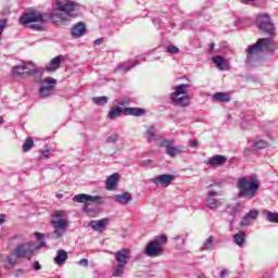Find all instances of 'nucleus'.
Returning a JSON list of instances; mask_svg holds the SVG:
<instances>
[{
  "mask_svg": "<svg viewBox=\"0 0 278 278\" xmlns=\"http://www.w3.org/2000/svg\"><path fill=\"white\" fill-rule=\"evenodd\" d=\"M55 5L51 12V20L54 23H62V21L81 16V4L73 0H55Z\"/></svg>",
  "mask_w": 278,
  "mask_h": 278,
  "instance_id": "f257e3e1",
  "label": "nucleus"
},
{
  "mask_svg": "<svg viewBox=\"0 0 278 278\" xmlns=\"http://www.w3.org/2000/svg\"><path fill=\"white\" fill-rule=\"evenodd\" d=\"M237 189L239 199H255L260 190V180L254 176L240 177L237 180Z\"/></svg>",
  "mask_w": 278,
  "mask_h": 278,
  "instance_id": "f03ea898",
  "label": "nucleus"
},
{
  "mask_svg": "<svg viewBox=\"0 0 278 278\" xmlns=\"http://www.w3.org/2000/svg\"><path fill=\"white\" fill-rule=\"evenodd\" d=\"M275 49H277V46H275L273 38H261L256 43L248 47L247 63L251 64V62L260 60V53H262V51H275Z\"/></svg>",
  "mask_w": 278,
  "mask_h": 278,
  "instance_id": "7ed1b4c3",
  "label": "nucleus"
},
{
  "mask_svg": "<svg viewBox=\"0 0 278 278\" xmlns=\"http://www.w3.org/2000/svg\"><path fill=\"white\" fill-rule=\"evenodd\" d=\"M51 225L53 227V231L48 235V238H51L52 240H59V238H62V236L66 233V229H68L66 211L54 212Z\"/></svg>",
  "mask_w": 278,
  "mask_h": 278,
  "instance_id": "20e7f679",
  "label": "nucleus"
},
{
  "mask_svg": "<svg viewBox=\"0 0 278 278\" xmlns=\"http://www.w3.org/2000/svg\"><path fill=\"white\" fill-rule=\"evenodd\" d=\"M49 20V15L47 13H42L39 11H30L27 13H24L20 17V23L22 25H29L30 29H35L36 31H42V24L47 23ZM30 23H37V24H30Z\"/></svg>",
  "mask_w": 278,
  "mask_h": 278,
  "instance_id": "39448f33",
  "label": "nucleus"
},
{
  "mask_svg": "<svg viewBox=\"0 0 278 278\" xmlns=\"http://www.w3.org/2000/svg\"><path fill=\"white\" fill-rule=\"evenodd\" d=\"M191 87L192 85L190 84L176 86L170 96L173 103H175V105H179L180 108H188V105H190L189 90Z\"/></svg>",
  "mask_w": 278,
  "mask_h": 278,
  "instance_id": "423d86ee",
  "label": "nucleus"
},
{
  "mask_svg": "<svg viewBox=\"0 0 278 278\" xmlns=\"http://www.w3.org/2000/svg\"><path fill=\"white\" fill-rule=\"evenodd\" d=\"M73 201L75 203H86L83 210L86 212V214H88V216H90L91 218H94L98 212L97 210L90 208V203H97L99 205L103 203V198H101L100 195H90L86 193H80L75 195L73 198Z\"/></svg>",
  "mask_w": 278,
  "mask_h": 278,
  "instance_id": "0eeeda50",
  "label": "nucleus"
},
{
  "mask_svg": "<svg viewBox=\"0 0 278 278\" xmlns=\"http://www.w3.org/2000/svg\"><path fill=\"white\" fill-rule=\"evenodd\" d=\"M167 242L168 237L166 235H161L154 238L146 247L144 254L148 257H160V255H164V244H166Z\"/></svg>",
  "mask_w": 278,
  "mask_h": 278,
  "instance_id": "6e6552de",
  "label": "nucleus"
},
{
  "mask_svg": "<svg viewBox=\"0 0 278 278\" xmlns=\"http://www.w3.org/2000/svg\"><path fill=\"white\" fill-rule=\"evenodd\" d=\"M160 147L165 148V154L169 157H177V155H181V153H187L188 148L186 146H177L175 147L174 139H163L160 143Z\"/></svg>",
  "mask_w": 278,
  "mask_h": 278,
  "instance_id": "1a4fd4ad",
  "label": "nucleus"
},
{
  "mask_svg": "<svg viewBox=\"0 0 278 278\" xmlns=\"http://www.w3.org/2000/svg\"><path fill=\"white\" fill-rule=\"evenodd\" d=\"M55 86H58V80L53 77H47L41 81L39 88V99H49L55 94Z\"/></svg>",
  "mask_w": 278,
  "mask_h": 278,
  "instance_id": "9d476101",
  "label": "nucleus"
},
{
  "mask_svg": "<svg viewBox=\"0 0 278 278\" xmlns=\"http://www.w3.org/2000/svg\"><path fill=\"white\" fill-rule=\"evenodd\" d=\"M256 25L258 29H261L262 31H265L269 36L275 35V24H273V21H270V15L268 14L258 15L256 18Z\"/></svg>",
  "mask_w": 278,
  "mask_h": 278,
  "instance_id": "9b49d317",
  "label": "nucleus"
},
{
  "mask_svg": "<svg viewBox=\"0 0 278 278\" xmlns=\"http://www.w3.org/2000/svg\"><path fill=\"white\" fill-rule=\"evenodd\" d=\"M36 65L33 62H25L23 65H15L12 67L11 73L14 77H21L26 73L27 75H34L37 73Z\"/></svg>",
  "mask_w": 278,
  "mask_h": 278,
  "instance_id": "f8f14e48",
  "label": "nucleus"
},
{
  "mask_svg": "<svg viewBox=\"0 0 278 278\" xmlns=\"http://www.w3.org/2000/svg\"><path fill=\"white\" fill-rule=\"evenodd\" d=\"M216 197H218L217 191L215 190H208L205 198V205L208 210H218L220 205H223V202L218 200Z\"/></svg>",
  "mask_w": 278,
  "mask_h": 278,
  "instance_id": "ddd939ff",
  "label": "nucleus"
},
{
  "mask_svg": "<svg viewBox=\"0 0 278 278\" xmlns=\"http://www.w3.org/2000/svg\"><path fill=\"white\" fill-rule=\"evenodd\" d=\"M31 253H34V250L31 249V243L20 244L14 250V255L17 260L31 257Z\"/></svg>",
  "mask_w": 278,
  "mask_h": 278,
  "instance_id": "4468645a",
  "label": "nucleus"
},
{
  "mask_svg": "<svg viewBox=\"0 0 278 278\" xmlns=\"http://www.w3.org/2000/svg\"><path fill=\"white\" fill-rule=\"evenodd\" d=\"M204 164L208 166V168H220V166H225L227 164V159L225 155L215 154L206 160H204Z\"/></svg>",
  "mask_w": 278,
  "mask_h": 278,
  "instance_id": "2eb2a0df",
  "label": "nucleus"
},
{
  "mask_svg": "<svg viewBox=\"0 0 278 278\" xmlns=\"http://www.w3.org/2000/svg\"><path fill=\"white\" fill-rule=\"evenodd\" d=\"M173 181H175V175L172 174H162L152 178L154 186H163V188H168Z\"/></svg>",
  "mask_w": 278,
  "mask_h": 278,
  "instance_id": "dca6fc26",
  "label": "nucleus"
},
{
  "mask_svg": "<svg viewBox=\"0 0 278 278\" xmlns=\"http://www.w3.org/2000/svg\"><path fill=\"white\" fill-rule=\"evenodd\" d=\"M146 138L148 142H156L159 144L162 142V140H166L163 137H161L160 134H157V129H155V126H149L146 130Z\"/></svg>",
  "mask_w": 278,
  "mask_h": 278,
  "instance_id": "f3484780",
  "label": "nucleus"
},
{
  "mask_svg": "<svg viewBox=\"0 0 278 278\" xmlns=\"http://www.w3.org/2000/svg\"><path fill=\"white\" fill-rule=\"evenodd\" d=\"M116 264H122L127 266L129 264V260H131L130 252L127 249H122L114 253Z\"/></svg>",
  "mask_w": 278,
  "mask_h": 278,
  "instance_id": "a211bd4d",
  "label": "nucleus"
},
{
  "mask_svg": "<svg viewBox=\"0 0 278 278\" xmlns=\"http://www.w3.org/2000/svg\"><path fill=\"white\" fill-rule=\"evenodd\" d=\"M212 61L218 71H229V61H227L225 58L216 55L212 58Z\"/></svg>",
  "mask_w": 278,
  "mask_h": 278,
  "instance_id": "6ab92c4d",
  "label": "nucleus"
},
{
  "mask_svg": "<svg viewBox=\"0 0 278 278\" xmlns=\"http://www.w3.org/2000/svg\"><path fill=\"white\" fill-rule=\"evenodd\" d=\"M71 34L73 38H81V36L86 34V24H84L83 22H78L72 27Z\"/></svg>",
  "mask_w": 278,
  "mask_h": 278,
  "instance_id": "aec40b11",
  "label": "nucleus"
},
{
  "mask_svg": "<svg viewBox=\"0 0 278 278\" xmlns=\"http://www.w3.org/2000/svg\"><path fill=\"white\" fill-rule=\"evenodd\" d=\"M108 223H110V219L108 218H102L100 220H92L89 224V227L93 229V231H103L105 227H108Z\"/></svg>",
  "mask_w": 278,
  "mask_h": 278,
  "instance_id": "412c9836",
  "label": "nucleus"
},
{
  "mask_svg": "<svg viewBox=\"0 0 278 278\" xmlns=\"http://www.w3.org/2000/svg\"><path fill=\"white\" fill-rule=\"evenodd\" d=\"M61 64H62V56H55L46 65L45 68L47 73H53L58 71V68H60Z\"/></svg>",
  "mask_w": 278,
  "mask_h": 278,
  "instance_id": "4be33fe9",
  "label": "nucleus"
},
{
  "mask_svg": "<svg viewBox=\"0 0 278 278\" xmlns=\"http://www.w3.org/2000/svg\"><path fill=\"white\" fill-rule=\"evenodd\" d=\"M125 116H144L147 114V110L142 108H125Z\"/></svg>",
  "mask_w": 278,
  "mask_h": 278,
  "instance_id": "5701e85b",
  "label": "nucleus"
},
{
  "mask_svg": "<svg viewBox=\"0 0 278 278\" xmlns=\"http://www.w3.org/2000/svg\"><path fill=\"white\" fill-rule=\"evenodd\" d=\"M66 260H68V252H66V250H59L54 257V264H56V266H63V264L66 263Z\"/></svg>",
  "mask_w": 278,
  "mask_h": 278,
  "instance_id": "b1692460",
  "label": "nucleus"
},
{
  "mask_svg": "<svg viewBox=\"0 0 278 278\" xmlns=\"http://www.w3.org/2000/svg\"><path fill=\"white\" fill-rule=\"evenodd\" d=\"M233 242L237 244V247H240V249H244V244L247 242V232L239 231L233 236Z\"/></svg>",
  "mask_w": 278,
  "mask_h": 278,
  "instance_id": "393cba45",
  "label": "nucleus"
},
{
  "mask_svg": "<svg viewBox=\"0 0 278 278\" xmlns=\"http://www.w3.org/2000/svg\"><path fill=\"white\" fill-rule=\"evenodd\" d=\"M114 201H116V203H119V205H127V203L131 201V193L124 192L121 194H116L114 197Z\"/></svg>",
  "mask_w": 278,
  "mask_h": 278,
  "instance_id": "a878e982",
  "label": "nucleus"
},
{
  "mask_svg": "<svg viewBox=\"0 0 278 278\" xmlns=\"http://www.w3.org/2000/svg\"><path fill=\"white\" fill-rule=\"evenodd\" d=\"M122 114L125 115V108L115 106L111 109V111L109 112L108 118H110L111 121H114L118 118V116H121Z\"/></svg>",
  "mask_w": 278,
  "mask_h": 278,
  "instance_id": "bb28decb",
  "label": "nucleus"
},
{
  "mask_svg": "<svg viewBox=\"0 0 278 278\" xmlns=\"http://www.w3.org/2000/svg\"><path fill=\"white\" fill-rule=\"evenodd\" d=\"M249 146L253 151H255L257 149H266V147H268V142L263 139H256L253 141H249Z\"/></svg>",
  "mask_w": 278,
  "mask_h": 278,
  "instance_id": "cd10ccee",
  "label": "nucleus"
},
{
  "mask_svg": "<svg viewBox=\"0 0 278 278\" xmlns=\"http://www.w3.org/2000/svg\"><path fill=\"white\" fill-rule=\"evenodd\" d=\"M126 267H127V265H123L119 263L114 264L113 268H112V276L113 277H123V275H125Z\"/></svg>",
  "mask_w": 278,
  "mask_h": 278,
  "instance_id": "c85d7f7f",
  "label": "nucleus"
},
{
  "mask_svg": "<svg viewBox=\"0 0 278 278\" xmlns=\"http://www.w3.org/2000/svg\"><path fill=\"white\" fill-rule=\"evenodd\" d=\"M138 64H140L139 60H135L131 63H122L117 65V71H123V73H129V71H131L134 66H138Z\"/></svg>",
  "mask_w": 278,
  "mask_h": 278,
  "instance_id": "c756f323",
  "label": "nucleus"
},
{
  "mask_svg": "<svg viewBox=\"0 0 278 278\" xmlns=\"http://www.w3.org/2000/svg\"><path fill=\"white\" fill-rule=\"evenodd\" d=\"M119 177L121 176L118 174H113V175L109 176L105 181L106 189L114 190V186H116V184L118 182Z\"/></svg>",
  "mask_w": 278,
  "mask_h": 278,
  "instance_id": "7c9ffc66",
  "label": "nucleus"
},
{
  "mask_svg": "<svg viewBox=\"0 0 278 278\" xmlns=\"http://www.w3.org/2000/svg\"><path fill=\"white\" fill-rule=\"evenodd\" d=\"M213 99L214 101H219V103H229L231 101L229 93H225V92H216L213 96Z\"/></svg>",
  "mask_w": 278,
  "mask_h": 278,
  "instance_id": "2f4dec72",
  "label": "nucleus"
},
{
  "mask_svg": "<svg viewBox=\"0 0 278 278\" xmlns=\"http://www.w3.org/2000/svg\"><path fill=\"white\" fill-rule=\"evenodd\" d=\"M214 249V236H210L203 243L202 251H212Z\"/></svg>",
  "mask_w": 278,
  "mask_h": 278,
  "instance_id": "473e14b6",
  "label": "nucleus"
},
{
  "mask_svg": "<svg viewBox=\"0 0 278 278\" xmlns=\"http://www.w3.org/2000/svg\"><path fill=\"white\" fill-rule=\"evenodd\" d=\"M109 98L105 96L92 98V103L96 105H108Z\"/></svg>",
  "mask_w": 278,
  "mask_h": 278,
  "instance_id": "72a5a7b5",
  "label": "nucleus"
},
{
  "mask_svg": "<svg viewBox=\"0 0 278 278\" xmlns=\"http://www.w3.org/2000/svg\"><path fill=\"white\" fill-rule=\"evenodd\" d=\"M31 147H34V139L31 137H28L23 143V151L27 153V151L31 150Z\"/></svg>",
  "mask_w": 278,
  "mask_h": 278,
  "instance_id": "f704fd0d",
  "label": "nucleus"
},
{
  "mask_svg": "<svg viewBox=\"0 0 278 278\" xmlns=\"http://www.w3.org/2000/svg\"><path fill=\"white\" fill-rule=\"evenodd\" d=\"M267 220L268 223H278V213L267 211Z\"/></svg>",
  "mask_w": 278,
  "mask_h": 278,
  "instance_id": "c9c22d12",
  "label": "nucleus"
},
{
  "mask_svg": "<svg viewBox=\"0 0 278 278\" xmlns=\"http://www.w3.org/2000/svg\"><path fill=\"white\" fill-rule=\"evenodd\" d=\"M35 236L37 238V240L39 241V248L42 249V247H47V242H45L42 240V238H45V233L41 232H35Z\"/></svg>",
  "mask_w": 278,
  "mask_h": 278,
  "instance_id": "e433bc0d",
  "label": "nucleus"
},
{
  "mask_svg": "<svg viewBox=\"0 0 278 278\" xmlns=\"http://www.w3.org/2000/svg\"><path fill=\"white\" fill-rule=\"evenodd\" d=\"M51 157V150L46 148L45 150H40V159L41 160H49Z\"/></svg>",
  "mask_w": 278,
  "mask_h": 278,
  "instance_id": "4c0bfd02",
  "label": "nucleus"
},
{
  "mask_svg": "<svg viewBox=\"0 0 278 278\" xmlns=\"http://www.w3.org/2000/svg\"><path fill=\"white\" fill-rule=\"evenodd\" d=\"M253 223V219H251L250 217H248V215H245L241 222L240 225L241 227H249V225H251Z\"/></svg>",
  "mask_w": 278,
  "mask_h": 278,
  "instance_id": "58836bf2",
  "label": "nucleus"
},
{
  "mask_svg": "<svg viewBox=\"0 0 278 278\" xmlns=\"http://www.w3.org/2000/svg\"><path fill=\"white\" fill-rule=\"evenodd\" d=\"M245 216L253 222L257 216H260V212H257V210H251Z\"/></svg>",
  "mask_w": 278,
  "mask_h": 278,
  "instance_id": "ea45409f",
  "label": "nucleus"
},
{
  "mask_svg": "<svg viewBox=\"0 0 278 278\" xmlns=\"http://www.w3.org/2000/svg\"><path fill=\"white\" fill-rule=\"evenodd\" d=\"M106 142H109L110 144H116V142H118V135L113 134V135L109 136L106 138Z\"/></svg>",
  "mask_w": 278,
  "mask_h": 278,
  "instance_id": "a19ab883",
  "label": "nucleus"
},
{
  "mask_svg": "<svg viewBox=\"0 0 278 278\" xmlns=\"http://www.w3.org/2000/svg\"><path fill=\"white\" fill-rule=\"evenodd\" d=\"M167 53H170L172 55H177V53H179V48L177 46H168Z\"/></svg>",
  "mask_w": 278,
  "mask_h": 278,
  "instance_id": "79ce46f5",
  "label": "nucleus"
},
{
  "mask_svg": "<svg viewBox=\"0 0 278 278\" xmlns=\"http://www.w3.org/2000/svg\"><path fill=\"white\" fill-rule=\"evenodd\" d=\"M33 268H34V270H41L42 269V265H40V263L38 261H35L33 263Z\"/></svg>",
  "mask_w": 278,
  "mask_h": 278,
  "instance_id": "37998d69",
  "label": "nucleus"
},
{
  "mask_svg": "<svg viewBox=\"0 0 278 278\" xmlns=\"http://www.w3.org/2000/svg\"><path fill=\"white\" fill-rule=\"evenodd\" d=\"M189 147H190L191 149H197V147H199V141H197V140H190V141H189Z\"/></svg>",
  "mask_w": 278,
  "mask_h": 278,
  "instance_id": "c03bdc74",
  "label": "nucleus"
},
{
  "mask_svg": "<svg viewBox=\"0 0 278 278\" xmlns=\"http://www.w3.org/2000/svg\"><path fill=\"white\" fill-rule=\"evenodd\" d=\"M214 186H217V188H220L223 186V181H218V180H214L210 186L208 188H212Z\"/></svg>",
  "mask_w": 278,
  "mask_h": 278,
  "instance_id": "a18cd8bd",
  "label": "nucleus"
},
{
  "mask_svg": "<svg viewBox=\"0 0 278 278\" xmlns=\"http://www.w3.org/2000/svg\"><path fill=\"white\" fill-rule=\"evenodd\" d=\"M78 265H79V266H85V267H87V266H88V258H83V260H80V261L78 262Z\"/></svg>",
  "mask_w": 278,
  "mask_h": 278,
  "instance_id": "49530a36",
  "label": "nucleus"
},
{
  "mask_svg": "<svg viewBox=\"0 0 278 278\" xmlns=\"http://www.w3.org/2000/svg\"><path fill=\"white\" fill-rule=\"evenodd\" d=\"M142 166H151V164H153V160H144V161H142Z\"/></svg>",
  "mask_w": 278,
  "mask_h": 278,
  "instance_id": "de8ad7c7",
  "label": "nucleus"
},
{
  "mask_svg": "<svg viewBox=\"0 0 278 278\" xmlns=\"http://www.w3.org/2000/svg\"><path fill=\"white\" fill-rule=\"evenodd\" d=\"M93 45L94 47H99L100 45H103V38H98L97 40H94Z\"/></svg>",
  "mask_w": 278,
  "mask_h": 278,
  "instance_id": "09e8293b",
  "label": "nucleus"
},
{
  "mask_svg": "<svg viewBox=\"0 0 278 278\" xmlns=\"http://www.w3.org/2000/svg\"><path fill=\"white\" fill-rule=\"evenodd\" d=\"M227 275H229V270L223 269V270L220 271L219 277H220V278H225V277H227Z\"/></svg>",
  "mask_w": 278,
  "mask_h": 278,
  "instance_id": "8fccbe9b",
  "label": "nucleus"
},
{
  "mask_svg": "<svg viewBox=\"0 0 278 278\" xmlns=\"http://www.w3.org/2000/svg\"><path fill=\"white\" fill-rule=\"evenodd\" d=\"M8 263L11 264L12 266H14L16 264V261L12 256H9Z\"/></svg>",
  "mask_w": 278,
  "mask_h": 278,
  "instance_id": "3c124183",
  "label": "nucleus"
},
{
  "mask_svg": "<svg viewBox=\"0 0 278 278\" xmlns=\"http://www.w3.org/2000/svg\"><path fill=\"white\" fill-rule=\"evenodd\" d=\"M56 199H64V194H62V193H56Z\"/></svg>",
  "mask_w": 278,
  "mask_h": 278,
  "instance_id": "603ef678",
  "label": "nucleus"
},
{
  "mask_svg": "<svg viewBox=\"0 0 278 278\" xmlns=\"http://www.w3.org/2000/svg\"><path fill=\"white\" fill-rule=\"evenodd\" d=\"M208 50H210V51H214V43H210Z\"/></svg>",
  "mask_w": 278,
  "mask_h": 278,
  "instance_id": "864d4df0",
  "label": "nucleus"
},
{
  "mask_svg": "<svg viewBox=\"0 0 278 278\" xmlns=\"http://www.w3.org/2000/svg\"><path fill=\"white\" fill-rule=\"evenodd\" d=\"M241 127H243V129H249V126H247V124L244 122L241 123Z\"/></svg>",
  "mask_w": 278,
  "mask_h": 278,
  "instance_id": "5fc2aeb1",
  "label": "nucleus"
},
{
  "mask_svg": "<svg viewBox=\"0 0 278 278\" xmlns=\"http://www.w3.org/2000/svg\"><path fill=\"white\" fill-rule=\"evenodd\" d=\"M4 223L3 216H0V225Z\"/></svg>",
  "mask_w": 278,
  "mask_h": 278,
  "instance_id": "6e6d98bb",
  "label": "nucleus"
},
{
  "mask_svg": "<svg viewBox=\"0 0 278 278\" xmlns=\"http://www.w3.org/2000/svg\"><path fill=\"white\" fill-rule=\"evenodd\" d=\"M0 125H3V117L0 116Z\"/></svg>",
  "mask_w": 278,
  "mask_h": 278,
  "instance_id": "4d7b16f0",
  "label": "nucleus"
},
{
  "mask_svg": "<svg viewBox=\"0 0 278 278\" xmlns=\"http://www.w3.org/2000/svg\"><path fill=\"white\" fill-rule=\"evenodd\" d=\"M247 1H255V0H242L243 3H247Z\"/></svg>",
  "mask_w": 278,
  "mask_h": 278,
  "instance_id": "13d9d810",
  "label": "nucleus"
},
{
  "mask_svg": "<svg viewBox=\"0 0 278 278\" xmlns=\"http://www.w3.org/2000/svg\"><path fill=\"white\" fill-rule=\"evenodd\" d=\"M181 237L180 236H177V237H175V240H179Z\"/></svg>",
  "mask_w": 278,
  "mask_h": 278,
  "instance_id": "bf43d9fd",
  "label": "nucleus"
},
{
  "mask_svg": "<svg viewBox=\"0 0 278 278\" xmlns=\"http://www.w3.org/2000/svg\"><path fill=\"white\" fill-rule=\"evenodd\" d=\"M198 278H205V277H201V276H199Z\"/></svg>",
  "mask_w": 278,
  "mask_h": 278,
  "instance_id": "052dcab7",
  "label": "nucleus"
}]
</instances>
